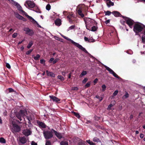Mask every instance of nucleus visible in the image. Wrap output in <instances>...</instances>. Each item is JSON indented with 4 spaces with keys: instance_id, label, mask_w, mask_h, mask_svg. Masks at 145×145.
I'll list each match as a JSON object with an SVG mask.
<instances>
[{
    "instance_id": "1",
    "label": "nucleus",
    "mask_w": 145,
    "mask_h": 145,
    "mask_svg": "<svg viewBox=\"0 0 145 145\" xmlns=\"http://www.w3.org/2000/svg\"><path fill=\"white\" fill-rule=\"evenodd\" d=\"M145 28V25L142 24L138 22L134 25L133 31L135 35H139V33L142 32Z\"/></svg>"
},
{
    "instance_id": "2",
    "label": "nucleus",
    "mask_w": 145,
    "mask_h": 145,
    "mask_svg": "<svg viewBox=\"0 0 145 145\" xmlns=\"http://www.w3.org/2000/svg\"><path fill=\"white\" fill-rule=\"evenodd\" d=\"M86 26L87 29H90L91 27L94 25H96V22L95 20L90 18H84Z\"/></svg>"
},
{
    "instance_id": "3",
    "label": "nucleus",
    "mask_w": 145,
    "mask_h": 145,
    "mask_svg": "<svg viewBox=\"0 0 145 145\" xmlns=\"http://www.w3.org/2000/svg\"><path fill=\"white\" fill-rule=\"evenodd\" d=\"M27 114V111L25 110H20L19 112L16 113V117L20 121L25 120L24 117Z\"/></svg>"
},
{
    "instance_id": "4",
    "label": "nucleus",
    "mask_w": 145,
    "mask_h": 145,
    "mask_svg": "<svg viewBox=\"0 0 145 145\" xmlns=\"http://www.w3.org/2000/svg\"><path fill=\"white\" fill-rule=\"evenodd\" d=\"M67 40H68L70 41L71 43L74 46L78 47L79 49H80L82 51L86 53H88V51L86 50L85 48L82 46V45L79 44L78 43L76 42L73 40L68 38Z\"/></svg>"
},
{
    "instance_id": "5",
    "label": "nucleus",
    "mask_w": 145,
    "mask_h": 145,
    "mask_svg": "<svg viewBox=\"0 0 145 145\" xmlns=\"http://www.w3.org/2000/svg\"><path fill=\"white\" fill-rule=\"evenodd\" d=\"M53 131H52L51 129L50 131H44L43 134L45 139L46 140H48L53 137Z\"/></svg>"
},
{
    "instance_id": "6",
    "label": "nucleus",
    "mask_w": 145,
    "mask_h": 145,
    "mask_svg": "<svg viewBox=\"0 0 145 145\" xmlns=\"http://www.w3.org/2000/svg\"><path fill=\"white\" fill-rule=\"evenodd\" d=\"M123 18L125 19L126 23L128 25L129 27L132 28V25L134 23V21L129 18L124 16H123Z\"/></svg>"
},
{
    "instance_id": "7",
    "label": "nucleus",
    "mask_w": 145,
    "mask_h": 145,
    "mask_svg": "<svg viewBox=\"0 0 145 145\" xmlns=\"http://www.w3.org/2000/svg\"><path fill=\"white\" fill-rule=\"evenodd\" d=\"M13 127L12 128V132L14 133L19 132L21 131V127L18 125L13 124L12 125Z\"/></svg>"
},
{
    "instance_id": "8",
    "label": "nucleus",
    "mask_w": 145,
    "mask_h": 145,
    "mask_svg": "<svg viewBox=\"0 0 145 145\" xmlns=\"http://www.w3.org/2000/svg\"><path fill=\"white\" fill-rule=\"evenodd\" d=\"M104 67L106 70L108 71L109 73L112 74L113 76L118 79H120L121 78L118 76L112 69L105 65H104Z\"/></svg>"
},
{
    "instance_id": "9",
    "label": "nucleus",
    "mask_w": 145,
    "mask_h": 145,
    "mask_svg": "<svg viewBox=\"0 0 145 145\" xmlns=\"http://www.w3.org/2000/svg\"><path fill=\"white\" fill-rule=\"evenodd\" d=\"M25 3L27 4L28 7L30 8H33L35 6V3L31 1L27 0L25 2Z\"/></svg>"
},
{
    "instance_id": "10",
    "label": "nucleus",
    "mask_w": 145,
    "mask_h": 145,
    "mask_svg": "<svg viewBox=\"0 0 145 145\" xmlns=\"http://www.w3.org/2000/svg\"><path fill=\"white\" fill-rule=\"evenodd\" d=\"M24 31L26 32V34L30 36L33 35L34 33L33 31L29 28H25Z\"/></svg>"
},
{
    "instance_id": "11",
    "label": "nucleus",
    "mask_w": 145,
    "mask_h": 145,
    "mask_svg": "<svg viewBox=\"0 0 145 145\" xmlns=\"http://www.w3.org/2000/svg\"><path fill=\"white\" fill-rule=\"evenodd\" d=\"M22 133L25 136H28L31 134L32 131L30 130V129H27L24 130L23 131Z\"/></svg>"
},
{
    "instance_id": "12",
    "label": "nucleus",
    "mask_w": 145,
    "mask_h": 145,
    "mask_svg": "<svg viewBox=\"0 0 145 145\" xmlns=\"http://www.w3.org/2000/svg\"><path fill=\"white\" fill-rule=\"evenodd\" d=\"M51 131H53V132L54 133L55 135L58 138L60 139L62 137V136L61 133L59 132H57L53 129H51Z\"/></svg>"
},
{
    "instance_id": "13",
    "label": "nucleus",
    "mask_w": 145,
    "mask_h": 145,
    "mask_svg": "<svg viewBox=\"0 0 145 145\" xmlns=\"http://www.w3.org/2000/svg\"><path fill=\"white\" fill-rule=\"evenodd\" d=\"M49 97L50 98V99L52 100L53 102L57 103L58 102L60 101V99H59L57 97L54 96H49Z\"/></svg>"
},
{
    "instance_id": "14",
    "label": "nucleus",
    "mask_w": 145,
    "mask_h": 145,
    "mask_svg": "<svg viewBox=\"0 0 145 145\" xmlns=\"http://www.w3.org/2000/svg\"><path fill=\"white\" fill-rule=\"evenodd\" d=\"M26 118L28 120V123L30 125H31L32 124L31 122L33 120V115L32 114L28 116H26Z\"/></svg>"
},
{
    "instance_id": "15",
    "label": "nucleus",
    "mask_w": 145,
    "mask_h": 145,
    "mask_svg": "<svg viewBox=\"0 0 145 145\" xmlns=\"http://www.w3.org/2000/svg\"><path fill=\"white\" fill-rule=\"evenodd\" d=\"M26 17H27L30 20V21L33 22L34 24H35V23H37V22L35 21L34 19H33L31 16H29L26 14H24Z\"/></svg>"
},
{
    "instance_id": "16",
    "label": "nucleus",
    "mask_w": 145,
    "mask_h": 145,
    "mask_svg": "<svg viewBox=\"0 0 145 145\" xmlns=\"http://www.w3.org/2000/svg\"><path fill=\"white\" fill-rule=\"evenodd\" d=\"M98 27L97 26V23L96 22V25H94L91 27L90 29H88L92 31H95L97 30Z\"/></svg>"
},
{
    "instance_id": "17",
    "label": "nucleus",
    "mask_w": 145,
    "mask_h": 145,
    "mask_svg": "<svg viewBox=\"0 0 145 145\" xmlns=\"http://www.w3.org/2000/svg\"><path fill=\"white\" fill-rule=\"evenodd\" d=\"M112 13L113 14L115 17H122L123 16L121 14L118 12L117 11H114L112 12Z\"/></svg>"
},
{
    "instance_id": "18",
    "label": "nucleus",
    "mask_w": 145,
    "mask_h": 145,
    "mask_svg": "<svg viewBox=\"0 0 145 145\" xmlns=\"http://www.w3.org/2000/svg\"><path fill=\"white\" fill-rule=\"evenodd\" d=\"M19 140L20 142L22 144L25 143L27 142L26 138L24 137H20L19 138Z\"/></svg>"
},
{
    "instance_id": "19",
    "label": "nucleus",
    "mask_w": 145,
    "mask_h": 145,
    "mask_svg": "<svg viewBox=\"0 0 145 145\" xmlns=\"http://www.w3.org/2000/svg\"><path fill=\"white\" fill-rule=\"evenodd\" d=\"M20 12H22L24 14H26V13L23 10L21 6L18 3L16 6Z\"/></svg>"
},
{
    "instance_id": "20",
    "label": "nucleus",
    "mask_w": 145,
    "mask_h": 145,
    "mask_svg": "<svg viewBox=\"0 0 145 145\" xmlns=\"http://www.w3.org/2000/svg\"><path fill=\"white\" fill-rule=\"evenodd\" d=\"M38 124L40 127L45 128L46 127V125L44 123L41 121L38 122Z\"/></svg>"
},
{
    "instance_id": "21",
    "label": "nucleus",
    "mask_w": 145,
    "mask_h": 145,
    "mask_svg": "<svg viewBox=\"0 0 145 145\" xmlns=\"http://www.w3.org/2000/svg\"><path fill=\"white\" fill-rule=\"evenodd\" d=\"M55 24L56 25L60 26L61 24V20L59 18L57 19L55 21Z\"/></svg>"
},
{
    "instance_id": "22",
    "label": "nucleus",
    "mask_w": 145,
    "mask_h": 145,
    "mask_svg": "<svg viewBox=\"0 0 145 145\" xmlns=\"http://www.w3.org/2000/svg\"><path fill=\"white\" fill-rule=\"evenodd\" d=\"M46 73L47 75L48 76H50L53 77H55V74L52 72H50L47 70L46 71Z\"/></svg>"
},
{
    "instance_id": "23",
    "label": "nucleus",
    "mask_w": 145,
    "mask_h": 145,
    "mask_svg": "<svg viewBox=\"0 0 145 145\" xmlns=\"http://www.w3.org/2000/svg\"><path fill=\"white\" fill-rule=\"evenodd\" d=\"M77 12L79 15L82 18H83L84 17V15L82 13V10L81 8H79L77 10Z\"/></svg>"
},
{
    "instance_id": "24",
    "label": "nucleus",
    "mask_w": 145,
    "mask_h": 145,
    "mask_svg": "<svg viewBox=\"0 0 145 145\" xmlns=\"http://www.w3.org/2000/svg\"><path fill=\"white\" fill-rule=\"evenodd\" d=\"M93 141L95 142H101V141L100 140V139L98 138L97 137H95L93 138Z\"/></svg>"
},
{
    "instance_id": "25",
    "label": "nucleus",
    "mask_w": 145,
    "mask_h": 145,
    "mask_svg": "<svg viewBox=\"0 0 145 145\" xmlns=\"http://www.w3.org/2000/svg\"><path fill=\"white\" fill-rule=\"evenodd\" d=\"M34 8H33V10L37 12H38L39 13H41V12L39 8L38 7H37V6L36 7L35 6V7H34Z\"/></svg>"
},
{
    "instance_id": "26",
    "label": "nucleus",
    "mask_w": 145,
    "mask_h": 145,
    "mask_svg": "<svg viewBox=\"0 0 145 145\" xmlns=\"http://www.w3.org/2000/svg\"><path fill=\"white\" fill-rule=\"evenodd\" d=\"M60 145H69L67 140H63L61 141L60 143Z\"/></svg>"
},
{
    "instance_id": "27",
    "label": "nucleus",
    "mask_w": 145,
    "mask_h": 145,
    "mask_svg": "<svg viewBox=\"0 0 145 145\" xmlns=\"http://www.w3.org/2000/svg\"><path fill=\"white\" fill-rule=\"evenodd\" d=\"M106 4L107 6L108 7H110L111 6H113L114 5V3L111 1H109Z\"/></svg>"
},
{
    "instance_id": "28",
    "label": "nucleus",
    "mask_w": 145,
    "mask_h": 145,
    "mask_svg": "<svg viewBox=\"0 0 145 145\" xmlns=\"http://www.w3.org/2000/svg\"><path fill=\"white\" fill-rule=\"evenodd\" d=\"M33 42L32 41H30L28 44V45L27 46V47L28 49H29L33 45Z\"/></svg>"
},
{
    "instance_id": "29",
    "label": "nucleus",
    "mask_w": 145,
    "mask_h": 145,
    "mask_svg": "<svg viewBox=\"0 0 145 145\" xmlns=\"http://www.w3.org/2000/svg\"><path fill=\"white\" fill-rule=\"evenodd\" d=\"M72 113L74 115L77 117L79 119L80 117V116L79 115V114L78 113H76L74 112H72Z\"/></svg>"
},
{
    "instance_id": "30",
    "label": "nucleus",
    "mask_w": 145,
    "mask_h": 145,
    "mask_svg": "<svg viewBox=\"0 0 145 145\" xmlns=\"http://www.w3.org/2000/svg\"><path fill=\"white\" fill-rule=\"evenodd\" d=\"M86 142L90 145H96V144L95 143H93L92 141H91L90 140H86Z\"/></svg>"
},
{
    "instance_id": "31",
    "label": "nucleus",
    "mask_w": 145,
    "mask_h": 145,
    "mask_svg": "<svg viewBox=\"0 0 145 145\" xmlns=\"http://www.w3.org/2000/svg\"><path fill=\"white\" fill-rule=\"evenodd\" d=\"M125 92L126 93L123 96L122 98L123 99H126L129 97V95L128 93L126 91Z\"/></svg>"
},
{
    "instance_id": "32",
    "label": "nucleus",
    "mask_w": 145,
    "mask_h": 145,
    "mask_svg": "<svg viewBox=\"0 0 145 145\" xmlns=\"http://www.w3.org/2000/svg\"><path fill=\"white\" fill-rule=\"evenodd\" d=\"M40 57V56L39 54H37L36 56L34 57V59L36 61L39 60V58Z\"/></svg>"
},
{
    "instance_id": "33",
    "label": "nucleus",
    "mask_w": 145,
    "mask_h": 145,
    "mask_svg": "<svg viewBox=\"0 0 145 145\" xmlns=\"http://www.w3.org/2000/svg\"><path fill=\"white\" fill-rule=\"evenodd\" d=\"M113 105L110 104V105H109L108 106V110H110L111 109V108L114 105H115V101H114L113 102Z\"/></svg>"
},
{
    "instance_id": "34",
    "label": "nucleus",
    "mask_w": 145,
    "mask_h": 145,
    "mask_svg": "<svg viewBox=\"0 0 145 145\" xmlns=\"http://www.w3.org/2000/svg\"><path fill=\"white\" fill-rule=\"evenodd\" d=\"M10 1L11 3H12V4L15 6H16L18 4V3L17 2L14 1L13 0H10Z\"/></svg>"
},
{
    "instance_id": "35",
    "label": "nucleus",
    "mask_w": 145,
    "mask_h": 145,
    "mask_svg": "<svg viewBox=\"0 0 145 145\" xmlns=\"http://www.w3.org/2000/svg\"><path fill=\"white\" fill-rule=\"evenodd\" d=\"M0 142L2 143H6V140L4 138L1 137L0 138Z\"/></svg>"
},
{
    "instance_id": "36",
    "label": "nucleus",
    "mask_w": 145,
    "mask_h": 145,
    "mask_svg": "<svg viewBox=\"0 0 145 145\" xmlns=\"http://www.w3.org/2000/svg\"><path fill=\"white\" fill-rule=\"evenodd\" d=\"M57 78L61 80V81H63L64 80V78L61 75H58L57 76Z\"/></svg>"
},
{
    "instance_id": "37",
    "label": "nucleus",
    "mask_w": 145,
    "mask_h": 145,
    "mask_svg": "<svg viewBox=\"0 0 145 145\" xmlns=\"http://www.w3.org/2000/svg\"><path fill=\"white\" fill-rule=\"evenodd\" d=\"M95 97L98 99H99L100 101H101L103 99V98L102 97H100V96H99L98 95H96L95 96Z\"/></svg>"
},
{
    "instance_id": "38",
    "label": "nucleus",
    "mask_w": 145,
    "mask_h": 145,
    "mask_svg": "<svg viewBox=\"0 0 145 145\" xmlns=\"http://www.w3.org/2000/svg\"><path fill=\"white\" fill-rule=\"evenodd\" d=\"M87 72L86 71H83L81 73L80 76H82L86 75L87 74Z\"/></svg>"
},
{
    "instance_id": "39",
    "label": "nucleus",
    "mask_w": 145,
    "mask_h": 145,
    "mask_svg": "<svg viewBox=\"0 0 145 145\" xmlns=\"http://www.w3.org/2000/svg\"><path fill=\"white\" fill-rule=\"evenodd\" d=\"M91 84V82H89L87 83L85 86V88H87L89 87L90 86V85Z\"/></svg>"
},
{
    "instance_id": "40",
    "label": "nucleus",
    "mask_w": 145,
    "mask_h": 145,
    "mask_svg": "<svg viewBox=\"0 0 145 145\" xmlns=\"http://www.w3.org/2000/svg\"><path fill=\"white\" fill-rule=\"evenodd\" d=\"M33 49H31L29 50L26 52V54L27 55H29L33 51Z\"/></svg>"
},
{
    "instance_id": "41",
    "label": "nucleus",
    "mask_w": 145,
    "mask_h": 145,
    "mask_svg": "<svg viewBox=\"0 0 145 145\" xmlns=\"http://www.w3.org/2000/svg\"><path fill=\"white\" fill-rule=\"evenodd\" d=\"M45 145H51V143L50 141L49 140H46Z\"/></svg>"
},
{
    "instance_id": "42",
    "label": "nucleus",
    "mask_w": 145,
    "mask_h": 145,
    "mask_svg": "<svg viewBox=\"0 0 145 145\" xmlns=\"http://www.w3.org/2000/svg\"><path fill=\"white\" fill-rule=\"evenodd\" d=\"M51 8V6L49 4H48L46 7V9L47 10H49Z\"/></svg>"
},
{
    "instance_id": "43",
    "label": "nucleus",
    "mask_w": 145,
    "mask_h": 145,
    "mask_svg": "<svg viewBox=\"0 0 145 145\" xmlns=\"http://www.w3.org/2000/svg\"><path fill=\"white\" fill-rule=\"evenodd\" d=\"M112 12L109 11H107L105 12V15L109 16L110 15Z\"/></svg>"
},
{
    "instance_id": "44",
    "label": "nucleus",
    "mask_w": 145,
    "mask_h": 145,
    "mask_svg": "<svg viewBox=\"0 0 145 145\" xmlns=\"http://www.w3.org/2000/svg\"><path fill=\"white\" fill-rule=\"evenodd\" d=\"M46 61L44 59H40V63L42 64H45V62Z\"/></svg>"
},
{
    "instance_id": "45",
    "label": "nucleus",
    "mask_w": 145,
    "mask_h": 145,
    "mask_svg": "<svg viewBox=\"0 0 145 145\" xmlns=\"http://www.w3.org/2000/svg\"><path fill=\"white\" fill-rule=\"evenodd\" d=\"M75 27V26L74 25H72L69 28L68 30H72L73 29H74Z\"/></svg>"
},
{
    "instance_id": "46",
    "label": "nucleus",
    "mask_w": 145,
    "mask_h": 145,
    "mask_svg": "<svg viewBox=\"0 0 145 145\" xmlns=\"http://www.w3.org/2000/svg\"><path fill=\"white\" fill-rule=\"evenodd\" d=\"M102 91H104L105 90L106 88V86L105 84H104L102 86Z\"/></svg>"
},
{
    "instance_id": "47",
    "label": "nucleus",
    "mask_w": 145,
    "mask_h": 145,
    "mask_svg": "<svg viewBox=\"0 0 145 145\" xmlns=\"http://www.w3.org/2000/svg\"><path fill=\"white\" fill-rule=\"evenodd\" d=\"M95 41V40L93 39H89L88 42H93Z\"/></svg>"
},
{
    "instance_id": "48",
    "label": "nucleus",
    "mask_w": 145,
    "mask_h": 145,
    "mask_svg": "<svg viewBox=\"0 0 145 145\" xmlns=\"http://www.w3.org/2000/svg\"><path fill=\"white\" fill-rule=\"evenodd\" d=\"M141 39L142 40V42L144 43H145V37H144V36H142L141 37Z\"/></svg>"
},
{
    "instance_id": "49",
    "label": "nucleus",
    "mask_w": 145,
    "mask_h": 145,
    "mask_svg": "<svg viewBox=\"0 0 145 145\" xmlns=\"http://www.w3.org/2000/svg\"><path fill=\"white\" fill-rule=\"evenodd\" d=\"M88 80V78H84L83 80L82 81V83L83 84H85Z\"/></svg>"
},
{
    "instance_id": "50",
    "label": "nucleus",
    "mask_w": 145,
    "mask_h": 145,
    "mask_svg": "<svg viewBox=\"0 0 145 145\" xmlns=\"http://www.w3.org/2000/svg\"><path fill=\"white\" fill-rule=\"evenodd\" d=\"M118 93V91L117 90H116L114 91V92L113 93V94L114 96H116Z\"/></svg>"
},
{
    "instance_id": "51",
    "label": "nucleus",
    "mask_w": 145,
    "mask_h": 145,
    "mask_svg": "<svg viewBox=\"0 0 145 145\" xmlns=\"http://www.w3.org/2000/svg\"><path fill=\"white\" fill-rule=\"evenodd\" d=\"M59 59L58 58H57L55 59L54 60L53 62V63L54 64H55L58 61Z\"/></svg>"
},
{
    "instance_id": "52",
    "label": "nucleus",
    "mask_w": 145,
    "mask_h": 145,
    "mask_svg": "<svg viewBox=\"0 0 145 145\" xmlns=\"http://www.w3.org/2000/svg\"><path fill=\"white\" fill-rule=\"evenodd\" d=\"M72 14H69L67 16V18L69 19H72Z\"/></svg>"
},
{
    "instance_id": "53",
    "label": "nucleus",
    "mask_w": 145,
    "mask_h": 145,
    "mask_svg": "<svg viewBox=\"0 0 145 145\" xmlns=\"http://www.w3.org/2000/svg\"><path fill=\"white\" fill-rule=\"evenodd\" d=\"M96 127L98 129H102L103 128L102 127H101V126L99 125H95Z\"/></svg>"
},
{
    "instance_id": "54",
    "label": "nucleus",
    "mask_w": 145,
    "mask_h": 145,
    "mask_svg": "<svg viewBox=\"0 0 145 145\" xmlns=\"http://www.w3.org/2000/svg\"><path fill=\"white\" fill-rule=\"evenodd\" d=\"M6 67L8 69H10L11 68V67L9 64L8 63H6Z\"/></svg>"
},
{
    "instance_id": "55",
    "label": "nucleus",
    "mask_w": 145,
    "mask_h": 145,
    "mask_svg": "<svg viewBox=\"0 0 145 145\" xmlns=\"http://www.w3.org/2000/svg\"><path fill=\"white\" fill-rule=\"evenodd\" d=\"M98 81V79L97 78H95L94 80L93 81V83H94V84L95 85L96 84Z\"/></svg>"
},
{
    "instance_id": "56",
    "label": "nucleus",
    "mask_w": 145,
    "mask_h": 145,
    "mask_svg": "<svg viewBox=\"0 0 145 145\" xmlns=\"http://www.w3.org/2000/svg\"><path fill=\"white\" fill-rule=\"evenodd\" d=\"M8 90L9 91V92H12L14 91V89L11 88H9Z\"/></svg>"
},
{
    "instance_id": "57",
    "label": "nucleus",
    "mask_w": 145,
    "mask_h": 145,
    "mask_svg": "<svg viewBox=\"0 0 145 145\" xmlns=\"http://www.w3.org/2000/svg\"><path fill=\"white\" fill-rule=\"evenodd\" d=\"M17 34L16 33H14L12 35V37L13 38H16L17 36Z\"/></svg>"
},
{
    "instance_id": "58",
    "label": "nucleus",
    "mask_w": 145,
    "mask_h": 145,
    "mask_svg": "<svg viewBox=\"0 0 145 145\" xmlns=\"http://www.w3.org/2000/svg\"><path fill=\"white\" fill-rule=\"evenodd\" d=\"M31 145H37V143L35 142L34 141H32L31 142Z\"/></svg>"
},
{
    "instance_id": "59",
    "label": "nucleus",
    "mask_w": 145,
    "mask_h": 145,
    "mask_svg": "<svg viewBox=\"0 0 145 145\" xmlns=\"http://www.w3.org/2000/svg\"><path fill=\"white\" fill-rule=\"evenodd\" d=\"M78 89V88L77 87H74L72 88V89L73 90H77Z\"/></svg>"
},
{
    "instance_id": "60",
    "label": "nucleus",
    "mask_w": 145,
    "mask_h": 145,
    "mask_svg": "<svg viewBox=\"0 0 145 145\" xmlns=\"http://www.w3.org/2000/svg\"><path fill=\"white\" fill-rule=\"evenodd\" d=\"M54 60V58H51L49 61V62L50 63H52L53 61Z\"/></svg>"
},
{
    "instance_id": "61",
    "label": "nucleus",
    "mask_w": 145,
    "mask_h": 145,
    "mask_svg": "<svg viewBox=\"0 0 145 145\" xmlns=\"http://www.w3.org/2000/svg\"><path fill=\"white\" fill-rule=\"evenodd\" d=\"M21 16L18 13L16 14V17L18 19H19V18H20V17Z\"/></svg>"
},
{
    "instance_id": "62",
    "label": "nucleus",
    "mask_w": 145,
    "mask_h": 145,
    "mask_svg": "<svg viewBox=\"0 0 145 145\" xmlns=\"http://www.w3.org/2000/svg\"><path fill=\"white\" fill-rule=\"evenodd\" d=\"M69 22L71 24H72L73 23V20L72 19H68Z\"/></svg>"
},
{
    "instance_id": "63",
    "label": "nucleus",
    "mask_w": 145,
    "mask_h": 145,
    "mask_svg": "<svg viewBox=\"0 0 145 145\" xmlns=\"http://www.w3.org/2000/svg\"><path fill=\"white\" fill-rule=\"evenodd\" d=\"M144 137V135L143 134L141 133L140 134V137L141 138H142Z\"/></svg>"
},
{
    "instance_id": "64",
    "label": "nucleus",
    "mask_w": 145,
    "mask_h": 145,
    "mask_svg": "<svg viewBox=\"0 0 145 145\" xmlns=\"http://www.w3.org/2000/svg\"><path fill=\"white\" fill-rule=\"evenodd\" d=\"M78 145H84V144L82 142H80L78 143Z\"/></svg>"
}]
</instances>
